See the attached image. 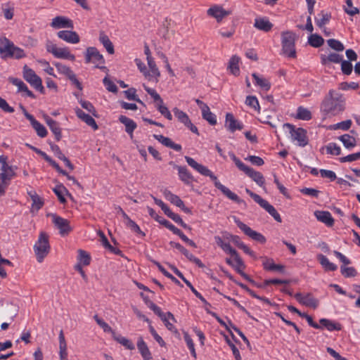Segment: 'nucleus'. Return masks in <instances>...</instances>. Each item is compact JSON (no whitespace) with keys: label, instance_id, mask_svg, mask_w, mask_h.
Masks as SVG:
<instances>
[{"label":"nucleus","instance_id":"f257e3e1","mask_svg":"<svg viewBox=\"0 0 360 360\" xmlns=\"http://www.w3.org/2000/svg\"><path fill=\"white\" fill-rule=\"evenodd\" d=\"M185 160L190 167L193 168L200 174L205 176H209L214 181L215 187L220 190L222 193L228 198L238 204L244 202V201L241 200L236 193L221 184L218 181L217 177L207 167L198 163L193 158L188 156H185Z\"/></svg>","mask_w":360,"mask_h":360},{"label":"nucleus","instance_id":"f03ea898","mask_svg":"<svg viewBox=\"0 0 360 360\" xmlns=\"http://www.w3.org/2000/svg\"><path fill=\"white\" fill-rule=\"evenodd\" d=\"M345 110V99L341 94L331 89L321 104V110L325 115H335Z\"/></svg>","mask_w":360,"mask_h":360},{"label":"nucleus","instance_id":"7ed1b4c3","mask_svg":"<svg viewBox=\"0 0 360 360\" xmlns=\"http://www.w3.org/2000/svg\"><path fill=\"white\" fill-rule=\"evenodd\" d=\"M0 56L2 59H20L26 56L23 49L15 46L13 42L6 37L0 39Z\"/></svg>","mask_w":360,"mask_h":360},{"label":"nucleus","instance_id":"20e7f679","mask_svg":"<svg viewBox=\"0 0 360 360\" xmlns=\"http://www.w3.org/2000/svg\"><path fill=\"white\" fill-rule=\"evenodd\" d=\"M33 250L38 262L41 263L50 252L51 246L49 244V235L41 231L38 240L33 246Z\"/></svg>","mask_w":360,"mask_h":360},{"label":"nucleus","instance_id":"39448f33","mask_svg":"<svg viewBox=\"0 0 360 360\" xmlns=\"http://www.w3.org/2000/svg\"><path fill=\"white\" fill-rule=\"evenodd\" d=\"M232 160L234 162L237 167L245 172L250 178L252 179L259 186L265 188V179L263 174L255 171L252 167L245 165L240 159H238L233 153H230Z\"/></svg>","mask_w":360,"mask_h":360},{"label":"nucleus","instance_id":"423d86ee","mask_svg":"<svg viewBox=\"0 0 360 360\" xmlns=\"http://www.w3.org/2000/svg\"><path fill=\"white\" fill-rule=\"evenodd\" d=\"M295 40L296 34L292 31L281 32V44L283 54L290 58L296 57Z\"/></svg>","mask_w":360,"mask_h":360},{"label":"nucleus","instance_id":"0eeeda50","mask_svg":"<svg viewBox=\"0 0 360 360\" xmlns=\"http://www.w3.org/2000/svg\"><path fill=\"white\" fill-rule=\"evenodd\" d=\"M283 127L288 129L291 139L293 141H297L299 146L304 147L308 144L309 140L307 136V131L301 127L296 128L295 126L290 123L283 124Z\"/></svg>","mask_w":360,"mask_h":360},{"label":"nucleus","instance_id":"6e6552de","mask_svg":"<svg viewBox=\"0 0 360 360\" xmlns=\"http://www.w3.org/2000/svg\"><path fill=\"white\" fill-rule=\"evenodd\" d=\"M245 192L257 202L258 203L262 208H264L271 216L274 217V219L278 221L281 222L282 219L274 208V207L270 205L268 201L262 198L258 194L253 193L249 188H245Z\"/></svg>","mask_w":360,"mask_h":360},{"label":"nucleus","instance_id":"1a4fd4ad","mask_svg":"<svg viewBox=\"0 0 360 360\" xmlns=\"http://www.w3.org/2000/svg\"><path fill=\"white\" fill-rule=\"evenodd\" d=\"M23 78L37 91H39L41 94L44 93L41 79L32 69L28 68L27 65H25L23 68Z\"/></svg>","mask_w":360,"mask_h":360},{"label":"nucleus","instance_id":"9d476101","mask_svg":"<svg viewBox=\"0 0 360 360\" xmlns=\"http://www.w3.org/2000/svg\"><path fill=\"white\" fill-rule=\"evenodd\" d=\"M85 60L86 63H96V68L104 69L105 67L100 66V64H104L105 60L102 54L100 53L96 47H89L86 49L85 54Z\"/></svg>","mask_w":360,"mask_h":360},{"label":"nucleus","instance_id":"9b49d317","mask_svg":"<svg viewBox=\"0 0 360 360\" xmlns=\"http://www.w3.org/2000/svg\"><path fill=\"white\" fill-rule=\"evenodd\" d=\"M234 221L238 226V228L243 231V233L248 236L252 239L259 242L260 243H264L266 242L265 237L261 234L260 233H258L252 229H250L249 226H248L242 222L239 219L234 217Z\"/></svg>","mask_w":360,"mask_h":360},{"label":"nucleus","instance_id":"f8f14e48","mask_svg":"<svg viewBox=\"0 0 360 360\" xmlns=\"http://www.w3.org/2000/svg\"><path fill=\"white\" fill-rule=\"evenodd\" d=\"M149 70H146V79L148 81L153 82L157 84L159 82V77H160V72L156 65L153 58H149L147 60Z\"/></svg>","mask_w":360,"mask_h":360},{"label":"nucleus","instance_id":"ddd939ff","mask_svg":"<svg viewBox=\"0 0 360 360\" xmlns=\"http://www.w3.org/2000/svg\"><path fill=\"white\" fill-rule=\"evenodd\" d=\"M233 10H224L222 6L214 5L211 6L207 11L208 15L214 18L218 22H221L224 18L232 14Z\"/></svg>","mask_w":360,"mask_h":360},{"label":"nucleus","instance_id":"4468645a","mask_svg":"<svg viewBox=\"0 0 360 360\" xmlns=\"http://www.w3.org/2000/svg\"><path fill=\"white\" fill-rule=\"evenodd\" d=\"M53 222L59 230V233L61 236L68 235L72 231V228L70 226V221L66 219L53 215Z\"/></svg>","mask_w":360,"mask_h":360},{"label":"nucleus","instance_id":"2eb2a0df","mask_svg":"<svg viewBox=\"0 0 360 360\" xmlns=\"http://www.w3.org/2000/svg\"><path fill=\"white\" fill-rule=\"evenodd\" d=\"M295 297L300 304L306 307L316 309L319 306V300L314 298L310 293L303 296L301 293L298 292L295 295Z\"/></svg>","mask_w":360,"mask_h":360},{"label":"nucleus","instance_id":"dca6fc26","mask_svg":"<svg viewBox=\"0 0 360 360\" xmlns=\"http://www.w3.org/2000/svg\"><path fill=\"white\" fill-rule=\"evenodd\" d=\"M51 26L54 29H72L74 27L72 21L70 19L62 15H58L53 18L51 22Z\"/></svg>","mask_w":360,"mask_h":360},{"label":"nucleus","instance_id":"f3484780","mask_svg":"<svg viewBox=\"0 0 360 360\" xmlns=\"http://www.w3.org/2000/svg\"><path fill=\"white\" fill-rule=\"evenodd\" d=\"M57 36L63 41L70 43L77 44L79 42V37L75 31L61 30L57 33Z\"/></svg>","mask_w":360,"mask_h":360},{"label":"nucleus","instance_id":"a211bd4d","mask_svg":"<svg viewBox=\"0 0 360 360\" xmlns=\"http://www.w3.org/2000/svg\"><path fill=\"white\" fill-rule=\"evenodd\" d=\"M26 118L30 122L32 127L36 131L37 135L41 138H44L47 135V130L45 127L39 122L32 115L27 114Z\"/></svg>","mask_w":360,"mask_h":360},{"label":"nucleus","instance_id":"6ab92c4d","mask_svg":"<svg viewBox=\"0 0 360 360\" xmlns=\"http://www.w3.org/2000/svg\"><path fill=\"white\" fill-rule=\"evenodd\" d=\"M274 25L266 17H258L255 19L254 27L264 32L271 30Z\"/></svg>","mask_w":360,"mask_h":360},{"label":"nucleus","instance_id":"aec40b11","mask_svg":"<svg viewBox=\"0 0 360 360\" xmlns=\"http://www.w3.org/2000/svg\"><path fill=\"white\" fill-rule=\"evenodd\" d=\"M174 167L178 170L179 179L186 184L190 185L194 181L193 175L186 167L179 166L174 164Z\"/></svg>","mask_w":360,"mask_h":360},{"label":"nucleus","instance_id":"412c9836","mask_svg":"<svg viewBox=\"0 0 360 360\" xmlns=\"http://www.w3.org/2000/svg\"><path fill=\"white\" fill-rule=\"evenodd\" d=\"M314 216L318 221L325 224L328 227H331L334 224V219L328 211H315Z\"/></svg>","mask_w":360,"mask_h":360},{"label":"nucleus","instance_id":"4be33fe9","mask_svg":"<svg viewBox=\"0 0 360 360\" xmlns=\"http://www.w3.org/2000/svg\"><path fill=\"white\" fill-rule=\"evenodd\" d=\"M44 118L47 125L55 135L56 140L59 141L62 138L61 129L59 124L48 115H46Z\"/></svg>","mask_w":360,"mask_h":360},{"label":"nucleus","instance_id":"5701e85b","mask_svg":"<svg viewBox=\"0 0 360 360\" xmlns=\"http://www.w3.org/2000/svg\"><path fill=\"white\" fill-rule=\"evenodd\" d=\"M9 82L13 85L18 87V92H25L27 96L30 97L32 98H35V95L28 89L27 85L20 79L9 77Z\"/></svg>","mask_w":360,"mask_h":360},{"label":"nucleus","instance_id":"b1692460","mask_svg":"<svg viewBox=\"0 0 360 360\" xmlns=\"http://www.w3.org/2000/svg\"><path fill=\"white\" fill-rule=\"evenodd\" d=\"M225 127L231 132L243 129V124L238 122L231 113H226Z\"/></svg>","mask_w":360,"mask_h":360},{"label":"nucleus","instance_id":"393cba45","mask_svg":"<svg viewBox=\"0 0 360 360\" xmlns=\"http://www.w3.org/2000/svg\"><path fill=\"white\" fill-rule=\"evenodd\" d=\"M153 137L166 147L172 148L176 151H181L182 148L180 144L175 143L171 139L162 135L154 134Z\"/></svg>","mask_w":360,"mask_h":360},{"label":"nucleus","instance_id":"a878e982","mask_svg":"<svg viewBox=\"0 0 360 360\" xmlns=\"http://www.w3.org/2000/svg\"><path fill=\"white\" fill-rule=\"evenodd\" d=\"M77 116L84 121L87 125L91 127L94 129H98V125L95 120L88 114H86L82 110L79 108L75 109Z\"/></svg>","mask_w":360,"mask_h":360},{"label":"nucleus","instance_id":"bb28decb","mask_svg":"<svg viewBox=\"0 0 360 360\" xmlns=\"http://www.w3.org/2000/svg\"><path fill=\"white\" fill-rule=\"evenodd\" d=\"M119 121L125 126L126 132L132 137L133 132L137 127L136 123L124 115H120Z\"/></svg>","mask_w":360,"mask_h":360},{"label":"nucleus","instance_id":"cd10ccee","mask_svg":"<svg viewBox=\"0 0 360 360\" xmlns=\"http://www.w3.org/2000/svg\"><path fill=\"white\" fill-rule=\"evenodd\" d=\"M176 248L181 252L189 261L195 263L200 268H203L205 266L204 264L200 261V259L195 257L193 254L190 253L188 250H186L182 245H176Z\"/></svg>","mask_w":360,"mask_h":360},{"label":"nucleus","instance_id":"c85d7f7f","mask_svg":"<svg viewBox=\"0 0 360 360\" xmlns=\"http://www.w3.org/2000/svg\"><path fill=\"white\" fill-rule=\"evenodd\" d=\"M137 347L144 360H150L152 359L151 353L141 337L138 340Z\"/></svg>","mask_w":360,"mask_h":360},{"label":"nucleus","instance_id":"c756f323","mask_svg":"<svg viewBox=\"0 0 360 360\" xmlns=\"http://www.w3.org/2000/svg\"><path fill=\"white\" fill-rule=\"evenodd\" d=\"M321 63L326 65L328 63H340L343 60V56L337 53H330L328 56H321Z\"/></svg>","mask_w":360,"mask_h":360},{"label":"nucleus","instance_id":"7c9ffc66","mask_svg":"<svg viewBox=\"0 0 360 360\" xmlns=\"http://www.w3.org/2000/svg\"><path fill=\"white\" fill-rule=\"evenodd\" d=\"M240 58L238 56L233 55L229 62L228 69L230 70L231 73L235 76L239 75L240 73Z\"/></svg>","mask_w":360,"mask_h":360},{"label":"nucleus","instance_id":"2f4dec72","mask_svg":"<svg viewBox=\"0 0 360 360\" xmlns=\"http://www.w3.org/2000/svg\"><path fill=\"white\" fill-rule=\"evenodd\" d=\"M165 198L169 200L172 204L176 205L178 207H184V202L176 195L173 194L170 191L165 189L163 192Z\"/></svg>","mask_w":360,"mask_h":360},{"label":"nucleus","instance_id":"473e14b6","mask_svg":"<svg viewBox=\"0 0 360 360\" xmlns=\"http://www.w3.org/2000/svg\"><path fill=\"white\" fill-rule=\"evenodd\" d=\"M317 259L326 271H334L337 270V265L330 262L325 255L320 254L317 256Z\"/></svg>","mask_w":360,"mask_h":360},{"label":"nucleus","instance_id":"72a5a7b5","mask_svg":"<svg viewBox=\"0 0 360 360\" xmlns=\"http://www.w3.org/2000/svg\"><path fill=\"white\" fill-rule=\"evenodd\" d=\"M53 56L57 58L69 59L72 61L75 59V56L70 53L68 48L58 47Z\"/></svg>","mask_w":360,"mask_h":360},{"label":"nucleus","instance_id":"f704fd0d","mask_svg":"<svg viewBox=\"0 0 360 360\" xmlns=\"http://www.w3.org/2000/svg\"><path fill=\"white\" fill-rule=\"evenodd\" d=\"M338 139L342 141L346 148L349 150L356 145V139L347 134L340 136Z\"/></svg>","mask_w":360,"mask_h":360},{"label":"nucleus","instance_id":"c9c22d12","mask_svg":"<svg viewBox=\"0 0 360 360\" xmlns=\"http://www.w3.org/2000/svg\"><path fill=\"white\" fill-rule=\"evenodd\" d=\"M202 117L211 125H215L217 124L216 115L210 111L208 105H205L203 107Z\"/></svg>","mask_w":360,"mask_h":360},{"label":"nucleus","instance_id":"e433bc0d","mask_svg":"<svg viewBox=\"0 0 360 360\" xmlns=\"http://www.w3.org/2000/svg\"><path fill=\"white\" fill-rule=\"evenodd\" d=\"M100 42L103 45L105 48L106 51L110 54H113L115 53L114 46L109 37L105 34L104 33H101L99 37Z\"/></svg>","mask_w":360,"mask_h":360},{"label":"nucleus","instance_id":"4c0bfd02","mask_svg":"<svg viewBox=\"0 0 360 360\" xmlns=\"http://www.w3.org/2000/svg\"><path fill=\"white\" fill-rule=\"evenodd\" d=\"M112 338L115 341L124 346L126 349L129 350H133L135 349L134 345L129 339L120 335H117L116 333L112 335Z\"/></svg>","mask_w":360,"mask_h":360},{"label":"nucleus","instance_id":"58836bf2","mask_svg":"<svg viewBox=\"0 0 360 360\" xmlns=\"http://www.w3.org/2000/svg\"><path fill=\"white\" fill-rule=\"evenodd\" d=\"M168 217L172 219L174 221L179 224L181 226H182L185 229L191 230V227L187 225L186 223L184 222L181 217L174 212H173L170 209L168 210V212L165 214Z\"/></svg>","mask_w":360,"mask_h":360},{"label":"nucleus","instance_id":"ea45409f","mask_svg":"<svg viewBox=\"0 0 360 360\" xmlns=\"http://www.w3.org/2000/svg\"><path fill=\"white\" fill-rule=\"evenodd\" d=\"M252 77L255 79L256 85H258L265 91H269L270 89L271 83L268 79L259 77L256 73L252 74Z\"/></svg>","mask_w":360,"mask_h":360},{"label":"nucleus","instance_id":"a19ab883","mask_svg":"<svg viewBox=\"0 0 360 360\" xmlns=\"http://www.w3.org/2000/svg\"><path fill=\"white\" fill-rule=\"evenodd\" d=\"M322 326L326 328L328 330H340L341 325L340 323H335L327 319H321L319 321Z\"/></svg>","mask_w":360,"mask_h":360},{"label":"nucleus","instance_id":"79ce46f5","mask_svg":"<svg viewBox=\"0 0 360 360\" xmlns=\"http://www.w3.org/2000/svg\"><path fill=\"white\" fill-rule=\"evenodd\" d=\"M308 42L311 46L318 48L323 44L324 39L320 35L313 34L309 37Z\"/></svg>","mask_w":360,"mask_h":360},{"label":"nucleus","instance_id":"37998d69","mask_svg":"<svg viewBox=\"0 0 360 360\" xmlns=\"http://www.w3.org/2000/svg\"><path fill=\"white\" fill-rule=\"evenodd\" d=\"M296 118L302 120H309L311 119V113L308 109L300 106L297 110Z\"/></svg>","mask_w":360,"mask_h":360},{"label":"nucleus","instance_id":"c03bdc74","mask_svg":"<svg viewBox=\"0 0 360 360\" xmlns=\"http://www.w3.org/2000/svg\"><path fill=\"white\" fill-rule=\"evenodd\" d=\"M173 112L178 120L183 123L185 126L191 121L188 115L177 108H174L173 109Z\"/></svg>","mask_w":360,"mask_h":360},{"label":"nucleus","instance_id":"a18cd8bd","mask_svg":"<svg viewBox=\"0 0 360 360\" xmlns=\"http://www.w3.org/2000/svg\"><path fill=\"white\" fill-rule=\"evenodd\" d=\"M319 15H321V18L319 19H315V21L318 27H319L320 28H323L324 25L330 21L331 18V15L330 13H324V11H322Z\"/></svg>","mask_w":360,"mask_h":360},{"label":"nucleus","instance_id":"49530a36","mask_svg":"<svg viewBox=\"0 0 360 360\" xmlns=\"http://www.w3.org/2000/svg\"><path fill=\"white\" fill-rule=\"evenodd\" d=\"M53 192L57 195L59 201L61 203L66 202V200L64 196V193H68V190L63 185H58L56 188H53Z\"/></svg>","mask_w":360,"mask_h":360},{"label":"nucleus","instance_id":"de8ad7c7","mask_svg":"<svg viewBox=\"0 0 360 360\" xmlns=\"http://www.w3.org/2000/svg\"><path fill=\"white\" fill-rule=\"evenodd\" d=\"M155 106H156L158 110L161 113L162 115H163L165 117H166L169 120H172V115L170 111L169 110V109L167 108V107H166L164 105L163 101H162V103H156Z\"/></svg>","mask_w":360,"mask_h":360},{"label":"nucleus","instance_id":"09e8293b","mask_svg":"<svg viewBox=\"0 0 360 360\" xmlns=\"http://www.w3.org/2000/svg\"><path fill=\"white\" fill-rule=\"evenodd\" d=\"M53 65L56 66L58 71L60 74L65 75L68 78L73 73V71L70 69V68L65 65H63L60 63H54Z\"/></svg>","mask_w":360,"mask_h":360},{"label":"nucleus","instance_id":"8fccbe9b","mask_svg":"<svg viewBox=\"0 0 360 360\" xmlns=\"http://www.w3.org/2000/svg\"><path fill=\"white\" fill-rule=\"evenodd\" d=\"M340 271L343 276L345 278L355 277L357 275V271L354 267H347L341 266Z\"/></svg>","mask_w":360,"mask_h":360},{"label":"nucleus","instance_id":"3c124183","mask_svg":"<svg viewBox=\"0 0 360 360\" xmlns=\"http://www.w3.org/2000/svg\"><path fill=\"white\" fill-rule=\"evenodd\" d=\"M30 195L32 200V207L36 209L37 210L41 209L44 205V201L42 200V199L36 193H30Z\"/></svg>","mask_w":360,"mask_h":360},{"label":"nucleus","instance_id":"603ef678","mask_svg":"<svg viewBox=\"0 0 360 360\" xmlns=\"http://www.w3.org/2000/svg\"><path fill=\"white\" fill-rule=\"evenodd\" d=\"M95 321H96L97 324L103 328V330L105 332L110 333L112 335H113L115 332L112 329V328L103 319H100L98 315H95L94 316Z\"/></svg>","mask_w":360,"mask_h":360},{"label":"nucleus","instance_id":"864d4df0","mask_svg":"<svg viewBox=\"0 0 360 360\" xmlns=\"http://www.w3.org/2000/svg\"><path fill=\"white\" fill-rule=\"evenodd\" d=\"M352 120H347L345 121H342L341 122L335 124L333 125L330 126V129L336 130L341 129L342 130H348L351 126H352Z\"/></svg>","mask_w":360,"mask_h":360},{"label":"nucleus","instance_id":"5fc2aeb1","mask_svg":"<svg viewBox=\"0 0 360 360\" xmlns=\"http://www.w3.org/2000/svg\"><path fill=\"white\" fill-rule=\"evenodd\" d=\"M15 176V173L12 167L7 168L6 171L0 173V179L3 183L9 181L12 177Z\"/></svg>","mask_w":360,"mask_h":360},{"label":"nucleus","instance_id":"6e6d98bb","mask_svg":"<svg viewBox=\"0 0 360 360\" xmlns=\"http://www.w3.org/2000/svg\"><path fill=\"white\" fill-rule=\"evenodd\" d=\"M328 45L336 51H342L345 46L342 42L335 39H330L327 41Z\"/></svg>","mask_w":360,"mask_h":360},{"label":"nucleus","instance_id":"4d7b16f0","mask_svg":"<svg viewBox=\"0 0 360 360\" xmlns=\"http://www.w3.org/2000/svg\"><path fill=\"white\" fill-rule=\"evenodd\" d=\"M327 154L339 155L341 153L340 148L335 143H330L326 147Z\"/></svg>","mask_w":360,"mask_h":360},{"label":"nucleus","instance_id":"13d9d810","mask_svg":"<svg viewBox=\"0 0 360 360\" xmlns=\"http://www.w3.org/2000/svg\"><path fill=\"white\" fill-rule=\"evenodd\" d=\"M136 92V91L134 88H130L128 90L124 91V95L127 99L134 101L142 105H144L143 101L138 98Z\"/></svg>","mask_w":360,"mask_h":360},{"label":"nucleus","instance_id":"bf43d9fd","mask_svg":"<svg viewBox=\"0 0 360 360\" xmlns=\"http://www.w3.org/2000/svg\"><path fill=\"white\" fill-rule=\"evenodd\" d=\"M245 104L255 110L259 111L260 107L257 98L255 96H248L245 99Z\"/></svg>","mask_w":360,"mask_h":360},{"label":"nucleus","instance_id":"052dcab7","mask_svg":"<svg viewBox=\"0 0 360 360\" xmlns=\"http://www.w3.org/2000/svg\"><path fill=\"white\" fill-rule=\"evenodd\" d=\"M143 86L146 91L153 98L154 101L156 102V103H162L163 100L155 89L148 87L146 84H143Z\"/></svg>","mask_w":360,"mask_h":360},{"label":"nucleus","instance_id":"680f3d73","mask_svg":"<svg viewBox=\"0 0 360 360\" xmlns=\"http://www.w3.org/2000/svg\"><path fill=\"white\" fill-rule=\"evenodd\" d=\"M184 340L186 342V345H187V346H188V349H189V350L191 352V355L195 359H196L197 354H196V352H195V349L194 343L193 342V340L191 339V338L190 337V335L187 333H184Z\"/></svg>","mask_w":360,"mask_h":360},{"label":"nucleus","instance_id":"e2e57ef3","mask_svg":"<svg viewBox=\"0 0 360 360\" xmlns=\"http://www.w3.org/2000/svg\"><path fill=\"white\" fill-rule=\"evenodd\" d=\"M78 259L79 262L82 263L84 265H89L91 262L90 255L82 250H78Z\"/></svg>","mask_w":360,"mask_h":360},{"label":"nucleus","instance_id":"0e129e2a","mask_svg":"<svg viewBox=\"0 0 360 360\" xmlns=\"http://www.w3.org/2000/svg\"><path fill=\"white\" fill-rule=\"evenodd\" d=\"M346 4L347 7H345L344 11L347 14L353 16L359 13V9L353 6L352 1L351 0H346Z\"/></svg>","mask_w":360,"mask_h":360},{"label":"nucleus","instance_id":"69168bd1","mask_svg":"<svg viewBox=\"0 0 360 360\" xmlns=\"http://www.w3.org/2000/svg\"><path fill=\"white\" fill-rule=\"evenodd\" d=\"M341 70L343 74L349 75L352 72V64L349 60H342L341 62Z\"/></svg>","mask_w":360,"mask_h":360},{"label":"nucleus","instance_id":"338daca9","mask_svg":"<svg viewBox=\"0 0 360 360\" xmlns=\"http://www.w3.org/2000/svg\"><path fill=\"white\" fill-rule=\"evenodd\" d=\"M103 84L107 89V90L110 92L112 93H117V87L114 84L112 81H111L108 77H105L103 80Z\"/></svg>","mask_w":360,"mask_h":360},{"label":"nucleus","instance_id":"774afa93","mask_svg":"<svg viewBox=\"0 0 360 360\" xmlns=\"http://www.w3.org/2000/svg\"><path fill=\"white\" fill-rule=\"evenodd\" d=\"M79 103L83 108L86 109L89 112L91 113L92 115L97 117L96 111L91 103L83 100H81Z\"/></svg>","mask_w":360,"mask_h":360}]
</instances>
